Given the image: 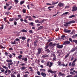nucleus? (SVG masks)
I'll return each instance as SVG.
<instances>
[{
	"label": "nucleus",
	"mask_w": 77,
	"mask_h": 77,
	"mask_svg": "<svg viewBox=\"0 0 77 77\" xmlns=\"http://www.w3.org/2000/svg\"><path fill=\"white\" fill-rule=\"evenodd\" d=\"M46 66H49V67L50 68L53 65V63L51 62H50V61H48L47 63Z\"/></svg>",
	"instance_id": "1"
},
{
	"label": "nucleus",
	"mask_w": 77,
	"mask_h": 77,
	"mask_svg": "<svg viewBox=\"0 0 77 77\" xmlns=\"http://www.w3.org/2000/svg\"><path fill=\"white\" fill-rule=\"evenodd\" d=\"M2 66V68H5V69H6V70L5 71V74H7V73L8 72V67L5 66Z\"/></svg>",
	"instance_id": "2"
},
{
	"label": "nucleus",
	"mask_w": 77,
	"mask_h": 77,
	"mask_svg": "<svg viewBox=\"0 0 77 77\" xmlns=\"http://www.w3.org/2000/svg\"><path fill=\"white\" fill-rule=\"evenodd\" d=\"M58 5L59 7H63V6H65V4L63 3L60 2L59 3Z\"/></svg>",
	"instance_id": "3"
},
{
	"label": "nucleus",
	"mask_w": 77,
	"mask_h": 77,
	"mask_svg": "<svg viewBox=\"0 0 77 77\" xmlns=\"http://www.w3.org/2000/svg\"><path fill=\"white\" fill-rule=\"evenodd\" d=\"M70 44V42L69 41H67L63 43V45H68V44Z\"/></svg>",
	"instance_id": "4"
},
{
	"label": "nucleus",
	"mask_w": 77,
	"mask_h": 77,
	"mask_svg": "<svg viewBox=\"0 0 77 77\" xmlns=\"http://www.w3.org/2000/svg\"><path fill=\"white\" fill-rule=\"evenodd\" d=\"M57 47L58 48H62L63 47V45H60L57 44Z\"/></svg>",
	"instance_id": "5"
},
{
	"label": "nucleus",
	"mask_w": 77,
	"mask_h": 77,
	"mask_svg": "<svg viewBox=\"0 0 77 77\" xmlns=\"http://www.w3.org/2000/svg\"><path fill=\"white\" fill-rule=\"evenodd\" d=\"M72 8V11H75L77 10V7H76L75 6H74Z\"/></svg>",
	"instance_id": "6"
},
{
	"label": "nucleus",
	"mask_w": 77,
	"mask_h": 77,
	"mask_svg": "<svg viewBox=\"0 0 77 77\" xmlns=\"http://www.w3.org/2000/svg\"><path fill=\"white\" fill-rule=\"evenodd\" d=\"M42 50V48H38V52L37 53L38 54H39L41 52V51Z\"/></svg>",
	"instance_id": "7"
},
{
	"label": "nucleus",
	"mask_w": 77,
	"mask_h": 77,
	"mask_svg": "<svg viewBox=\"0 0 77 77\" xmlns=\"http://www.w3.org/2000/svg\"><path fill=\"white\" fill-rule=\"evenodd\" d=\"M48 72H50L52 74H55V73H56L57 72L56 71L53 72L51 70H48Z\"/></svg>",
	"instance_id": "8"
},
{
	"label": "nucleus",
	"mask_w": 77,
	"mask_h": 77,
	"mask_svg": "<svg viewBox=\"0 0 77 77\" xmlns=\"http://www.w3.org/2000/svg\"><path fill=\"white\" fill-rule=\"evenodd\" d=\"M48 72H50L52 74H55V73H56L57 72L56 71L53 72L51 70H48Z\"/></svg>",
	"instance_id": "9"
},
{
	"label": "nucleus",
	"mask_w": 77,
	"mask_h": 77,
	"mask_svg": "<svg viewBox=\"0 0 77 77\" xmlns=\"http://www.w3.org/2000/svg\"><path fill=\"white\" fill-rule=\"evenodd\" d=\"M64 32H65V33H70V32H71V30L65 29H64Z\"/></svg>",
	"instance_id": "10"
},
{
	"label": "nucleus",
	"mask_w": 77,
	"mask_h": 77,
	"mask_svg": "<svg viewBox=\"0 0 77 77\" xmlns=\"http://www.w3.org/2000/svg\"><path fill=\"white\" fill-rule=\"evenodd\" d=\"M41 74L42 76L43 77H46L47 74L45 73H44L43 72H42Z\"/></svg>",
	"instance_id": "11"
},
{
	"label": "nucleus",
	"mask_w": 77,
	"mask_h": 77,
	"mask_svg": "<svg viewBox=\"0 0 77 77\" xmlns=\"http://www.w3.org/2000/svg\"><path fill=\"white\" fill-rule=\"evenodd\" d=\"M27 30L24 29H23L20 30L19 32V33H21V32H24L25 33H27Z\"/></svg>",
	"instance_id": "12"
},
{
	"label": "nucleus",
	"mask_w": 77,
	"mask_h": 77,
	"mask_svg": "<svg viewBox=\"0 0 77 77\" xmlns=\"http://www.w3.org/2000/svg\"><path fill=\"white\" fill-rule=\"evenodd\" d=\"M75 50H76V48H72L71 50L70 51V53H72L73 52H74V51H75Z\"/></svg>",
	"instance_id": "13"
},
{
	"label": "nucleus",
	"mask_w": 77,
	"mask_h": 77,
	"mask_svg": "<svg viewBox=\"0 0 77 77\" xmlns=\"http://www.w3.org/2000/svg\"><path fill=\"white\" fill-rule=\"evenodd\" d=\"M68 25H69V22L66 23V24L64 25V26H65V27H68Z\"/></svg>",
	"instance_id": "14"
},
{
	"label": "nucleus",
	"mask_w": 77,
	"mask_h": 77,
	"mask_svg": "<svg viewBox=\"0 0 77 77\" xmlns=\"http://www.w3.org/2000/svg\"><path fill=\"white\" fill-rule=\"evenodd\" d=\"M59 75H60V76H63V75H65V74L64 73L61 72H59Z\"/></svg>",
	"instance_id": "15"
},
{
	"label": "nucleus",
	"mask_w": 77,
	"mask_h": 77,
	"mask_svg": "<svg viewBox=\"0 0 77 77\" xmlns=\"http://www.w3.org/2000/svg\"><path fill=\"white\" fill-rule=\"evenodd\" d=\"M75 21L74 20H72V21H70L69 22V24H72L73 23H75Z\"/></svg>",
	"instance_id": "16"
},
{
	"label": "nucleus",
	"mask_w": 77,
	"mask_h": 77,
	"mask_svg": "<svg viewBox=\"0 0 77 77\" xmlns=\"http://www.w3.org/2000/svg\"><path fill=\"white\" fill-rule=\"evenodd\" d=\"M37 42H38V41H37V40H35V41H34V44L35 47H36L37 46V45L36 44V43H37Z\"/></svg>",
	"instance_id": "17"
},
{
	"label": "nucleus",
	"mask_w": 77,
	"mask_h": 77,
	"mask_svg": "<svg viewBox=\"0 0 77 77\" xmlns=\"http://www.w3.org/2000/svg\"><path fill=\"white\" fill-rule=\"evenodd\" d=\"M22 59L25 62H27V58H23Z\"/></svg>",
	"instance_id": "18"
},
{
	"label": "nucleus",
	"mask_w": 77,
	"mask_h": 77,
	"mask_svg": "<svg viewBox=\"0 0 77 77\" xmlns=\"http://www.w3.org/2000/svg\"><path fill=\"white\" fill-rule=\"evenodd\" d=\"M20 69L21 70H23V71H24V69H26V67L24 66L21 67L20 68Z\"/></svg>",
	"instance_id": "19"
},
{
	"label": "nucleus",
	"mask_w": 77,
	"mask_h": 77,
	"mask_svg": "<svg viewBox=\"0 0 77 77\" xmlns=\"http://www.w3.org/2000/svg\"><path fill=\"white\" fill-rule=\"evenodd\" d=\"M48 57V55H45L42 56V57H43V58H45V57Z\"/></svg>",
	"instance_id": "20"
},
{
	"label": "nucleus",
	"mask_w": 77,
	"mask_h": 77,
	"mask_svg": "<svg viewBox=\"0 0 77 77\" xmlns=\"http://www.w3.org/2000/svg\"><path fill=\"white\" fill-rule=\"evenodd\" d=\"M40 71L42 72H45V71H46L45 69H40Z\"/></svg>",
	"instance_id": "21"
},
{
	"label": "nucleus",
	"mask_w": 77,
	"mask_h": 77,
	"mask_svg": "<svg viewBox=\"0 0 77 77\" xmlns=\"http://www.w3.org/2000/svg\"><path fill=\"white\" fill-rule=\"evenodd\" d=\"M72 71L73 72H75V73L76 75H75L74 77H77V71H75V70H73Z\"/></svg>",
	"instance_id": "22"
},
{
	"label": "nucleus",
	"mask_w": 77,
	"mask_h": 77,
	"mask_svg": "<svg viewBox=\"0 0 77 77\" xmlns=\"http://www.w3.org/2000/svg\"><path fill=\"white\" fill-rule=\"evenodd\" d=\"M22 57H23V56L21 55L18 56V59H22Z\"/></svg>",
	"instance_id": "23"
},
{
	"label": "nucleus",
	"mask_w": 77,
	"mask_h": 77,
	"mask_svg": "<svg viewBox=\"0 0 77 77\" xmlns=\"http://www.w3.org/2000/svg\"><path fill=\"white\" fill-rule=\"evenodd\" d=\"M71 65L72 66H74L75 65V63H74L72 61Z\"/></svg>",
	"instance_id": "24"
},
{
	"label": "nucleus",
	"mask_w": 77,
	"mask_h": 77,
	"mask_svg": "<svg viewBox=\"0 0 77 77\" xmlns=\"http://www.w3.org/2000/svg\"><path fill=\"white\" fill-rule=\"evenodd\" d=\"M65 37V35H63L61 36V39H63V40H64L65 39L64 38Z\"/></svg>",
	"instance_id": "25"
},
{
	"label": "nucleus",
	"mask_w": 77,
	"mask_h": 77,
	"mask_svg": "<svg viewBox=\"0 0 77 77\" xmlns=\"http://www.w3.org/2000/svg\"><path fill=\"white\" fill-rule=\"evenodd\" d=\"M59 2H52V5H56V4H57Z\"/></svg>",
	"instance_id": "26"
},
{
	"label": "nucleus",
	"mask_w": 77,
	"mask_h": 77,
	"mask_svg": "<svg viewBox=\"0 0 77 77\" xmlns=\"http://www.w3.org/2000/svg\"><path fill=\"white\" fill-rule=\"evenodd\" d=\"M14 2L15 4H17L19 2V1L18 0H14Z\"/></svg>",
	"instance_id": "27"
},
{
	"label": "nucleus",
	"mask_w": 77,
	"mask_h": 77,
	"mask_svg": "<svg viewBox=\"0 0 77 77\" xmlns=\"http://www.w3.org/2000/svg\"><path fill=\"white\" fill-rule=\"evenodd\" d=\"M4 28V26L3 25H1V26L0 27V30H2Z\"/></svg>",
	"instance_id": "28"
},
{
	"label": "nucleus",
	"mask_w": 77,
	"mask_h": 77,
	"mask_svg": "<svg viewBox=\"0 0 77 77\" xmlns=\"http://www.w3.org/2000/svg\"><path fill=\"white\" fill-rule=\"evenodd\" d=\"M22 39L23 40V41H24L25 39H26V37L24 36L22 37Z\"/></svg>",
	"instance_id": "29"
},
{
	"label": "nucleus",
	"mask_w": 77,
	"mask_h": 77,
	"mask_svg": "<svg viewBox=\"0 0 77 77\" xmlns=\"http://www.w3.org/2000/svg\"><path fill=\"white\" fill-rule=\"evenodd\" d=\"M75 17V15H72L71 16H69V18H71L73 17Z\"/></svg>",
	"instance_id": "30"
},
{
	"label": "nucleus",
	"mask_w": 77,
	"mask_h": 77,
	"mask_svg": "<svg viewBox=\"0 0 77 77\" xmlns=\"http://www.w3.org/2000/svg\"><path fill=\"white\" fill-rule=\"evenodd\" d=\"M68 14V12H65L63 14H62L61 15V16H63V15H66V14Z\"/></svg>",
	"instance_id": "31"
},
{
	"label": "nucleus",
	"mask_w": 77,
	"mask_h": 77,
	"mask_svg": "<svg viewBox=\"0 0 77 77\" xmlns=\"http://www.w3.org/2000/svg\"><path fill=\"white\" fill-rule=\"evenodd\" d=\"M35 21L36 23H40V22H39V21L38 20H35Z\"/></svg>",
	"instance_id": "32"
},
{
	"label": "nucleus",
	"mask_w": 77,
	"mask_h": 77,
	"mask_svg": "<svg viewBox=\"0 0 77 77\" xmlns=\"http://www.w3.org/2000/svg\"><path fill=\"white\" fill-rule=\"evenodd\" d=\"M63 54V53H62V52H60V53L59 54V55H58V56H62V54Z\"/></svg>",
	"instance_id": "33"
},
{
	"label": "nucleus",
	"mask_w": 77,
	"mask_h": 77,
	"mask_svg": "<svg viewBox=\"0 0 77 77\" xmlns=\"http://www.w3.org/2000/svg\"><path fill=\"white\" fill-rule=\"evenodd\" d=\"M45 51H47L48 52V53H50V51L49 50V49H46Z\"/></svg>",
	"instance_id": "34"
},
{
	"label": "nucleus",
	"mask_w": 77,
	"mask_h": 77,
	"mask_svg": "<svg viewBox=\"0 0 77 77\" xmlns=\"http://www.w3.org/2000/svg\"><path fill=\"white\" fill-rule=\"evenodd\" d=\"M15 41L14 40V41L13 42H11V44H12L13 45H15Z\"/></svg>",
	"instance_id": "35"
},
{
	"label": "nucleus",
	"mask_w": 77,
	"mask_h": 77,
	"mask_svg": "<svg viewBox=\"0 0 77 77\" xmlns=\"http://www.w3.org/2000/svg\"><path fill=\"white\" fill-rule=\"evenodd\" d=\"M14 18H10L9 19V20L10 21H14Z\"/></svg>",
	"instance_id": "36"
},
{
	"label": "nucleus",
	"mask_w": 77,
	"mask_h": 77,
	"mask_svg": "<svg viewBox=\"0 0 77 77\" xmlns=\"http://www.w3.org/2000/svg\"><path fill=\"white\" fill-rule=\"evenodd\" d=\"M6 62H10V63L12 62V60H7Z\"/></svg>",
	"instance_id": "37"
},
{
	"label": "nucleus",
	"mask_w": 77,
	"mask_h": 77,
	"mask_svg": "<svg viewBox=\"0 0 77 77\" xmlns=\"http://www.w3.org/2000/svg\"><path fill=\"white\" fill-rule=\"evenodd\" d=\"M10 4H9V2L8 3H6V5L7 6H9Z\"/></svg>",
	"instance_id": "38"
},
{
	"label": "nucleus",
	"mask_w": 77,
	"mask_h": 77,
	"mask_svg": "<svg viewBox=\"0 0 77 77\" xmlns=\"http://www.w3.org/2000/svg\"><path fill=\"white\" fill-rule=\"evenodd\" d=\"M14 24L15 26H17V22L16 21H14Z\"/></svg>",
	"instance_id": "39"
},
{
	"label": "nucleus",
	"mask_w": 77,
	"mask_h": 77,
	"mask_svg": "<svg viewBox=\"0 0 77 77\" xmlns=\"http://www.w3.org/2000/svg\"><path fill=\"white\" fill-rule=\"evenodd\" d=\"M23 77H28V74H26L23 75Z\"/></svg>",
	"instance_id": "40"
},
{
	"label": "nucleus",
	"mask_w": 77,
	"mask_h": 77,
	"mask_svg": "<svg viewBox=\"0 0 77 77\" xmlns=\"http://www.w3.org/2000/svg\"><path fill=\"white\" fill-rule=\"evenodd\" d=\"M29 25H31L32 26H33V22H31V23H29Z\"/></svg>",
	"instance_id": "41"
},
{
	"label": "nucleus",
	"mask_w": 77,
	"mask_h": 77,
	"mask_svg": "<svg viewBox=\"0 0 77 77\" xmlns=\"http://www.w3.org/2000/svg\"><path fill=\"white\" fill-rule=\"evenodd\" d=\"M43 28V26H40V27H38V29H42Z\"/></svg>",
	"instance_id": "42"
},
{
	"label": "nucleus",
	"mask_w": 77,
	"mask_h": 77,
	"mask_svg": "<svg viewBox=\"0 0 77 77\" xmlns=\"http://www.w3.org/2000/svg\"><path fill=\"white\" fill-rule=\"evenodd\" d=\"M23 13H26V9H23Z\"/></svg>",
	"instance_id": "43"
},
{
	"label": "nucleus",
	"mask_w": 77,
	"mask_h": 77,
	"mask_svg": "<svg viewBox=\"0 0 77 77\" xmlns=\"http://www.w3.org/2000/svg\"><path fill=\"white\" fill-rule=\"evenodd\" d=\"M70 74H71L72 75H74V74H75V73L72 72H70Z\"/></svg>",
	"instance_id": "44"
},
{
	"label": "nucleus",
	"mask_w": 77,
	"mask_h": 77,
	"mask_svg": "<svg viewBox=\"0 0 77 77\" xmlns=\"http://www.w3.org/2000/svg\"><path fill=\"white\" fill-rule=\"evenodd\" d=\"M73 41L75 42V44H77V40H74Z\"/></svg>",
	"instance_id": "45"
},
{
	"label": "nucleus",
	"mask_w": 77,
	"mask_h": 77,
	"mask_svg": "<svg viewBox=\"0 0 77 77\" xmlns=\"http://www.w3.org/2000/svg\"><path fill=\"white\" fill-rule=\"evenodd\" d=\"M77 58H75V59L74 60L72 61L73 62H74L75 63V62L77 61Z\"/></svg>",
	"instance_id": "46"
},
{
	"label": "nucleus",
	"mask_w": 77,
	"mask_h": 77,
	"mask_svg": "<svg viewBox=\"0 0 77 77\" xmlns=\"http://www.w3.org/2000/svg\"><path fill=\"white\" fill-rule=\"evenodd\" d=\"M24 3V1H21L20 2V5H23V3Z\"/></svg>",
	"instance_id": "47"
},
{
	"label": "nucleus",
	"mask_w": 77,
	"mask_h": 77,
	"mask_svg": "<svg viewBox=\"0 0 77 77\" xmlns=\"http://www.w3.org/2000/svg\"><path fill=\"white\" fill-rule=\"evenodd\" d=\"M11 77H16L15 75H14V74H12L11 75Z\"/></svg>",
	"instance_id": "48"
},
{
	"label": "nucleus",
	"mask_w": 77,
	"mask_h": 77,
	"mask_svg": "<svg viewBox=\"0 0 77 77\" xmlns=\"http://www.w3.org/2000/svg\"><path fill=\"white\" fill-rule=\"evenodd\" d=\"M59 29L58 28H57L55 29V32H58L59 31Z\"/></svg>",
	"instance_id": "49"
},
{
	"label": "nucleus",
	"mask_w": 77,
	"mask_h": 77,
	"mask_svg": "<svg viewBox=\"0 0 77 77\" xmlns=\"http://www.w3.org/2000/svg\"><path fill=\"white\" fill-rule=\"evenodd\" d=\"M26 18H31V17L27 16H26Z\"/></svg>",
	"instance_id": "50"
},
{
	"label": "nucleus",
	"mask_w": 77,
	"mask_h": 77,
	"mask_svg": "<svg viewBox=\"0 0 77 77\" xmlns=\"http://www.w3.org/2000/svg\"><path fill=\"white\" fill-rule=\"evenodd\" d=\"M8 74H11V70H8Z\"/></svg>",
	"instance_id": "51"
},
{
	"label": "nucleus",
	"mask_w": 77,
	"mask_h": 77,
	"mask_svg": "<svg viewBox=\"0 0 77 77\" xmlns=\"http://www.w3.org/2000/svg\"><path fill=\"white\" fill-rule=\"evenodd\" d=\"M1 71V72H4V71H5V69L3 68H2Z\"/></svg>",
	"instance_id": "52"
},
{
	"label": "nucleus",
	"mask_w": 77,
	"mask_h": 77,
	"mask_svg": "<svg viewBox=\"0 0 77 77\" xmlns=\"http://www.w3.org/2000/svg\"><path fill=\"white\" fill-rule=\"evenodd\" d=\"M29 33H33V32H32V30H30L29 31Z\"/></svg>",
	"instance_id": "53"
},
{
	"label": "nucleus",
	"mask_w": 77,
	"mask_h": 77,
	"mask_svg": "<svg viewBox=\"0 0 77 77\" xmlns=\"http://www.w3.org/2000/svg\"><path fill=\"white\" fill-rule=\"evenodd\" d=\"M23 21H24L25 23H28V22H27V20H26V19H25L23 20Z\"/></svg>",
	"instance_id": "54"
},
{
	"label": "nucleus",
	"mask_w": 77,
	"mask_h": 77,
	"mask_svg": "<svg viewBox=\"0 0 77 77\" xmlns=\"http://www.w3.org/2000/svg\"><path fill=\"white\" fill-rule=\"evenodd\" d=\"M57 63H58V65H60V64H61V62L60 61H58V62H57Z\"/></svg>",
	"instance_id": "55"
},
{
	"label": "nucleus",
	"mask_w": 77,
	"mask_h": 77,
	"mask_svg": "<svg viewBox=\"0 0 77 77\" xmlns=\"http://www.w3.org/2000/svg\"><path fill=\"white\" fill-rule=\"evenodd\" d=\"M15 41H20V39H19V38H16L15 39Z\"/></svg>",
	"instance_id": "56"
},
{
	"label": "nucleus",
	"mask_w": 77,
	"mask_h": 77,
	"mask_svg": "<svg viewBox=\"0 0 77 77\" xmlns=\"http://www.w3.org/2000/svg\"><path fill=\"white\" fill-rule=\"evenodd\" d=\"M74 30L72 31L70 33V34L71 35L73 34V33H74Z\"/></svg>",
	"instance_id": "57"
},
{
	"label": "nucleus",
	"mask_w": 77,
	"mask_h": 77,
	"mask_svg": "<svg viewBox=\"0 0 77 77\" xmlns=\"http://www.w3.org/2000/svg\"><path fill=\"white\" fill-rule=\"evenodd\" d=\"M28 20H29V21H32L33 20V19H32L31 17L30 18H29Z\"/></svg>",
	"instance_id": "58"
},
{
	"label": "nucleus",
	"mask_w": 77,
	"mask_h": 77,
	"mask_svg": "<svg viewBox=\"0 0 77 77\" xmlns=\"http://www.w3.org/2000/svg\"><path fill=\"white\" fill-rule=\"evenodd\" d=\"M11 8H12V6H11L10 7V8H8V10H11Z\"/></svg>",
	"instance_id": "59"
},
{
	"label": "nucleus",
	"mask_w": 77,
	"mask_h": 77,
	"mask_svg": "<svg viewBox=\"0 0 77 77\" xmlns=\"http://www.w3.org/2000/svg\"><path fill=\"white\" fill-rule=\"evenodd\" d=\"M37 74L38 75H40V72L39 71L37 72Z\"/></svg>",
	"instance_id": "60"
},
{
	"label": "nucleus",
	"mask_w": 77,
	"mask_h": 77,
	"mask_svg": "<svg viewBox=\"0 0 77 77\" xmlns=\"http://www.w3.org/2000/svg\"><path fill=\"white\" fill-rule=\"evenodd\" d=\"M69 56V54H67V55H66L65 57V58H67V57H68Z\"/></svg>",
	"instance_id": "61"
},
{
	"label": "nucleus",
	"mask_w": 77,
	"mask_h": 77,
	"mask_svg": "<svg viewBox=\"0 0 77 77\" xmlns=\"http://www.w3.org/2000/svg\"><path fill=\"white\" fill-rule=\"evenodd\" d=\"M9 57L10 58H11L12 57V55L11 54H10L9 56Z\"/></svg>",
	"instance_id": "62"
},
{
	"label": "nucleus",
	"mask_w": 77,
	"mask_h": 77,
	"mask_svg": "<svg viewBox=\"0 0 77 77\" xmlns=\"http://www.w3.org/2000/svg\"><path fill=\"white\" fill-rule=\"evenodd\" d=\"M52 41H53V40L50 39L49 40H48V42H51Z\"/></svg>",
	"instance_id": "63"
},
{
	"label": "nucleus",
	"mask_w": 77,
	"mask_h": 77,
	"mask_svg": "<svg viewBox=\"0 0 77 77\" xmlns=\"http://www.w3.org/2000/svg\"><path fill=\"white\" fill-rule=\"evenodd\" d=\"M17 77H20V74H18L17 75Z\"/></svg>",
	"instance_id": "64"
}]
</instances>
